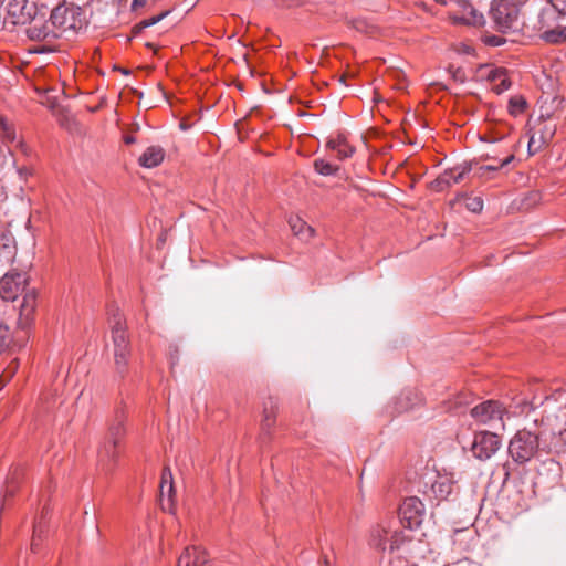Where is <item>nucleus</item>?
<instances>
[{
	"label": "nucleus",
	"instance_id": "33",
	"mask_svg": "<svg viewBox=\"0 0 566 566\" xmlns=\"http://www.w3.org/2000/svg\"><path fill=\"white\" fill-rule=\"evenodd\" d=\"M514 155H510L507 156L504 160H502L499 165H486V166H481L479 168V171H480V176H483V174L485 171H497L500 170L501 168L505 167L506 165H509L510 163H512L514 160Z\"/></svg>",
	"mask_w": 566,
	"mask_h": 566
},
{
	"label": "nucleus",
	"instance_id": "20",
	"mask_svg": "<svg viewBox=\"0 0 566 566\" xmlns=\"http://www.w3.org/2000/svg\"><path fill=\"white\" fill-rule=\"evenodd\" d=\"M421 403V398L417 391L407 389L400 392L395 400V410L398 413L407 412Z\"/></svg>",
	"mask_w": 566,
	"mask_h": 566
},
{
	"label": "nucleus",
	"instance_id": "35",
	"mask_svg": "<svg viewBox=\"0 0 566 566\" xmlns=\"http://www.w3.org/2000/svg\"><path fill=\"white\" fill-rule=\"evenodd\" d=\"M554 132L548 130L546 134L542 133L541 136L537 138L538 144L535 147L534 151H538L544 145L548 144Z\"/></svg>",
	"mask_w": 566,
	"mask_h": 566
},
{
	"label": "nucleus",
	"instance_id": "40",
	"mask_svg": "<svg viewBox=\"0 0 566 566\" xmlns=\"http://www.w3.org/2000/svg\"><path fill=\"white\" fill-rule=\"evenodd\" d=\"M147 4V0H133L132 10L137 11L140 8H144Z\"/></svg>",
	"mask_w": 566,
	"mask_h": 566
},
{
	"label": "nucleus",
	"instance_id": "26",
	"mask_svg": "<svg viewBox=\"0 0 566 566\" xmlns=\"http://www.w3.org/2000/svg\"><path fill=\"white\" fill-rule=\"evenodd\" d=\"M160 495L164 496L166 493L171 500V496L175 492L174 490V483H172V473L169 468H164L161 473V482H160Z\"/></svg>",
	"mask_w": 566,
	"mask_h": 566
},
{
	"label": "nucleus",
	"instance_id": "10",
	"mask_svg": "<svg viewBox=\"0 0 566 566\" xmlns=\"http://www.w3.org/2000/svg\"><path fill=\"white\" fill-rule=\"evenodd\" d=\"M424 516V505L417 496L407 497L399 507V518L403 527L418 528Z\"/></svg>",
	"mask_w": 566,
	"mask_h": 566
},
{
	"label": "nucleus",
	"instance_id": "23",
	"mask_svg": "<svg viewBox=\"0 0 566 566\" xmlns=\"http://www.w3.org/2000/svg\"><path fill=\"white\" fill-rule=\"evenodd\" d=\"M169 13H170V11L166 10L157 15H154L149 19H145V20L136 23L130 30L132 36L128 40H130L132 38L138 36L146 28H149V27L155 25L156 23L160 22Z\"/></svg>",
	"mask_w": 566,
	"mask_h": 566
},
{
	"label": "nucleus",
	"instance_id": "12",
	"mask_svg": "<svg viewBox=\"0 0 566 566\" xmlns=\"http://www.w3.org/2000/svg\"><path fill=\"white\" fill-rule=\"evenodd\" d=\"M472 169V161H463L450 169H446L434 181H432V188L437 191H442L453 184H459Z\"/></svg>",
	"mask_w": 566,
	"mask_h": 566
},
{
	"label": "nucleus",
	"instance_id": "19",
	"mask_svg": "<svg viewBox=\"0 0 566 566\" xmlns=\"http://www.w3.org/2000/svg\"><path fill=\"white\" fill-rule=\"evenodd\" d=\"M165 158V150L161 146H149L138 158V164L144 168H155L159 166Z\"/></svg>",
	"mask_w": 566,
	"mask_h": 566
},
{
	"label": "nucleus",
	"instance_id": "2",
	"mask_svg": "<svg viewBox=\"0 0 566 566\" xmlns=\"http://www.w3.org/2000/svg\"><path fill=\"white\" fill-rule=\"evenodd\" d=\"M115 373L124 378L128 373L132 357L130 337L127 332L124 315L114 305L107 310Z\"/></svg>",
	"mask_w": 566,
	"mask_h": 566
},
{
	"label": "nucleus",
	"instance_id": "4",
	"mask_svg": "<svg viewBox=\"0 0 566 566\" xmlns=\"http://www.w3.org/2000/svg\"><path fill=\"white\" fill-rule=\"evenodd\" d=\"M51 24L59 33V36H61L63 33H76L84 29L87 24V20L81 7L64 2L52 10Z\"/></svg>",
	"mask_w": 566,
	"mask_h": 566
},
{
	"label": "nucleus",
	"instance_id": "39",
	"mask_svg": "<svg viewBox=\"0 0 566 566\" xmlns=\"http://www.w3.org/2000/svg\"><path fill=\"white\" fill-rule=\"evenodd\" d=\"M538 144V140H537V137L535 134H533L531 137H530V140H528V153L531 155H534L536 151H534L535 147L537 146Z\"/></svg>",
	"mask_w": 566,
	"mask_h": 566
},
{
	"label": "nucleus",
	"instance_id": "3",
	"mask_svg": "<svg viewBox=\"0 0 566 566\" xmlns=\"http://www.w3.org/2000/svg\"><path fill=\"white\" fill-rule=\"evenodd\" d=\"M126 410L120 407L114 412L107 433L98 449V461L106 471H112L118 461L120 448L126 434Z\"/></svg>",
	"mask_w": 566,
	"mask_h": 566
},
{
	"label": "nucleus",
	"instance_id": "32",
	"mask_svg": "<svg viewBox=\"0 0 566 566\" xmlns=\"http://www.w3.org/2000/svg\"><path fill=\"white\" fill-rule=\"evenodd\" d=\"M15 160L13 158L12 153L9 148H3L0 146V172L4 170L6 167L14 166Z\"/></svg>",
	"mask_w": 566,
	"mask_h": 566
},
{
	"label": "nucleus",
	"instance_id": "21",
	"mask_svg": "<svg viewBox=\"0 0 566 566\" xmlns=\"http://www.w3.org/2000/svg\"><path fill=\"white\" fill-rule=\"evenodd\" d=\"M15 254V245L11 234L0 235V263H10Z\"/></svg>",
	"mask_w": 566,
	"mask_h": 566
},
{
	"label": "nucleus",
	"instance_id": "5",
	"mask_svg": "<svg viewBox=\"0 0 566 566\" xmlns=\"http://www.w3.org/2000/svg\"><path fill=\"white\" fill-rule=\"evenodd\" d=\"M490 18L497 31L506 33L520 29V8L514 0H493Z\"/></svg>",
	"mask_w": 566,
	"mask_h": 566
},
{
	"label": "nucleus",
	"instance_id": "24",
	"mask_svg": "<svg viewBox=\"0 0 566 566\" xmlns=\"http://www.w3.org/2000/svg\"><path fill=\"white\" fill-rule=\"evenodd\" d=\"M36 306V293L34 290L27 291L23 295V301L20 306V316L28 319L34 312Z\"/></svg>",
	"mask_w": 566,
	"mask_h": 566
},
{
	"label": "nucleus",
	"instance_id": "48",
	"mask_svg": "<svg viewBox=\"0 0 566 566\" xmlns=\"http://www.w3.org/2000/svg\"><path fill=\"white\" fill-rule=\"evenodd\" d=\"M123 74H128L127 70H122Z\"/></svg>",
	"mask_w": 566,
	"mask_h": 566
},
{
	"label": "nucleus",
	"instance_id": "36",
	"mask_svg": "<svg viewBox=\"0 0 566 566\" xmlns=\"http://www.w3.org/2000/svg\"><path fill=\"white\" fill-rule=\"evenodd\" d=\"M549 3L559 14H566V0H549Z\"/></svg>",
	"mask_w": 566,
	"mask_h": 566
},
{
	"label": "nucleus",
	"instance_id": "46",
	"mask_svg": "<svg viewBox=\"0 0 566 566\" xmlns=\"http://www.w3.org/2000/svg\"><path fill=\"white\" fill-rule=\"evenodd\" d=\"M548 464H549V465H553V467H557V463H556L554 460H551V461L548 462Z\"/></svg>",
	"mask_w": 566,
	"mask_h": 566
},
{
	"label": "nucleus",
	"instance_id": "6",
	"mask_svg": "<svg viewBox=\"0 0 566 566\" xmlns=\"http://www.w3.org/2000/svg\"><path fill=\"white\" fill-rule=\"evenodd\" d=\"M470 415L479 424L494 430L505 429L506 408L497 400H486L476 405L471 409Z\"/></svg>",
	"mask_w": 566,
	"mask_h": 566
},
{
	"label": "nucleus",
	"instance_id": "17",
	"mask_svg": "<svg viewBox=\"0 0 566 566\" xmlns=\"http://www.w3.org/2000/svg\"><path fill=\"white\" fill-rule=\"evenodd\" d=\"M454 482L448 475H437L434 481L431 483L430 492L432 496L438 501H443L449 497L452 493Z\"/></svg>",
	"mask_w": 566,
	"mask_h": 566
},
{
	"label": "nucleus",
	"instance_id": "31",
	"mask_svg": "<svg viewBox=\"0 0 566 566\" xmlns=\"http://www.w3.org/2000/svg\"><path fill=\"white\" fill-rule=\"evenodd\" d=\"M389 551L392 552L398 549L402 543L407 539L403 531L399 528H394L391 526V533H389Z\"/></svg>",
	"mask_w": 566,
	"mask_h": 566
},
{
	"label": "nucleus",
	"instance_id": "44",
	"mask_svg": "<svg viewBox=\"0 0 566 566\" xmlns=\"http://www.w3.org/2000/svg\"><path fill=\"white\" fill-rule=\"evenodd\" d=\"M18 174L21 178L27 179V177L31 174L27 167L18 168Z\"/></svg>",
	"mask_w": 566,
	"mask_h": 566
},
{
	"label": "nucleus",
	"instance_id": "38",
	"mask_svg": "<svg viewBox=\"0 0 566 566\" xmlns=\"http://www.w3.org/2000/svg\"><path fill=\"white\" fill-rule=\"evenodd\" d=\"M45 527L46 525L42 516L33 526V535H38V537H41L42 534L45 532Z\"/></svg>",
	"mask_w": 566,
	"mask_h": 566
},
{
	"label": "nucleus",
	"instance_id": "42",
	"mask_svg": "<svg viewBox=\"0 0 566 566\" xmlns=\"http://www.w3.org/2000/svg\"><path fill=\"white\" fill-rule=\"evenodd\" d=\"M170 360H171V366H174L178 361V348L177 347L170 348Z\"/></svg>",
	"mask_w": 566,
	"mask_h": 566
},
{
	"label": "nucleus",
	"instance_id": "41",
	"mask_svg": "<svg viewBox=\"0 0 566 566\" xmlns=\"http://www.w3.org/2000/svg\"><path fill=\"white\" fill-rule=\"evenodd\" d=\"M504 42H505V40L503 38H500L496 35L490 38V40H489V44L494 45V46L502 45Z\"/></svg>",
	"mask_w": 566,
	"mask_h": 566
},
{
	"label": "nucleus",
	"instance_id": "30",
	"mask_svg": "<svg viewBox=\"0 0 566 566\" xmlns=\"http://www.w3.org/2000/svg\"><path fill=\"white\" fill-rule=\"evenodd\" d=\"M0 138L10 143L15 140L14 127L3 116H0Z\"/></svg>",
	"mask_w": 566,
	"mask_h": 566
},
{
	"label": "nucleus",
	"instance_id": "22",
	"mask_svg": "<svg viewBox=\"0 0 566 566\" xmlns=\"http://www.w3.org/2000/svg\"><path fill=\"white\" fill-rule=\"evenodd\" d=\"M289 224L293 233L300 237L302 240L307 241L311 238H313L315 233V230L300 217H291L289 220Z\"/></svg>",
	"mask_w": 566,
	"mask_h": 566
},
{
	"label": "nucleus",
	"instance_id": "16",
	"mask_svg": "<svg viewBox=\"0 0 566 566\" xmlns=\"http://www.w3.org/2000/svg\"><path fill=\"white\" fill-rule=\"evenodd\" d=\"M326 147L336 151L340 160L352 157L355 153V147L348 143L344 133H338L335 137H329L326 142Z\"/></svg>",
	"mask_w": 566,
	"mask_h": 566
},
{
	"label": "nucleus",
	"instance_id": "45",
	"mask_svg": "<svg viewBox=\"0 0 566 566\" xmlns=\"http://www.w3.org/2000/svg\"><path fill=\"white\" fill-rule=\"evenodd\" d=\"M124 143L126 145H132L136 143V138L133 135H127L124 137Z\"/></svg>",
	"mask_w": 566,
	"mask_h": 566
},
{
	"label": "nucleus",
	"instance_id": "9",
	"mask_svg": "<svg viewBox=\"0 0 566 566\" xmlns=\"http://www.w3.org/2000/svg\"><path fill=\"white\" fill-rule=\"evenodd\" d=\"M27 284V273L10 271L0 280V297L6 302H13L25 291Z\"/></svg>",
	"mask_w": 566,
	"mask_h": 566
},
{
	"label": "nucleus",
	"instance_id": "18",
	"mask_svg": "<svg viewBox=\"0 0 566 566\" xmlns=\"http://www.w3.org/2000/svg\"><path fill=\"white\" fill-rule=\"evenodd\" d=\"M486 78L493 83L492 91L497 95L507 91L512 85V82L507 75V71L504 67L491 69L486 75Z\"/></svg>",
	"mask_w": 566,
	"mask_h": 566
},
{
	"label": "nucleus",
	"instance_id": "27",
	"mask_svg": "<svg viewBox=\"0 0 566 566\" xmlns=\"http://www.w3.org/2000/svg\"><path fill=\"white\" fill-rule=\"evenodd\" d=\"M542 39L552 44H559L566 41V27L547 30L542 34Z\"/></svg>",
	"mask_w": 566,
	"mask_h": 566
},
{
	"label": "nucleus",
	"instance_id": "15",
	"mask_svg": "<svg viewBox=\"0 0 566 566\" xmlns=\"http://www.w3.org/2000/svg\"><path fill=\"white\" fill-rule=\"evenodd\" d=\"M207 553L199 547H187L179 556L177 566H209Z\"/></svg>",
	"mask_w": 566,
	"mask_h": 566
},
{
	"label": "nucleus",
	"instance_id": "34",
	"mask_svg": "<svg viewBox=\"0 0 566 566\" xmlns=\"http://www.w3.org/2000/svg\"><path fill=\"white\" fill-rule=\"evenodd\" d=\"M465 207L472 212H480L483 209V200L480 197H472L465 200Z\"/></svg>",
	"mask_w": 566,
	"mask_h": 566
},
{
	"label": "nucleus",
	"instance_id": "7",
	"mask_svg": "<svg viewBox=\"0 0 566 566\" xmlns=\"http://www.w3.org/2000/svg\"><path fill=\"white\" fill-rule=\"evenodd\" d=\"M35 2L29 0H10L7 6L4 23L25 25L34 19L38 12Z\"/></svg>",
	"mask_w": 566,
	"mask_h": 566
},
{
	"label": "nucleus",
	"instance_id": "47",
	"mask_svg": "<svg viewBox=\"0 0 566 566\" xmlns=\"http://www.w3.org/2000/svg\"><path fill=\"white\" fill-rule=\"evenodd\" d=\"M146 46L149 48V49H154V44L150 43V42L146 43Z\"/></svg>",
	"mask_w": 566,
	"mask_h": 566
},
{
	"label": "nucleus",
	"instance_id": "28",
	"mask_svg": "<svg viewBox=\"0 0 566 566\" xmlns=\"http://www.w3.org/2000/svg\"><path fill=\"white\" fill-rule=\"evenodd\" d=\"M313 165L315 171L322 176H334L339 170L338 166L332 165L322 158L315 159Z\"/></svg>",
	"mask_w": 566,
	"mask_h": 566
},
{
	"label": "nucleus",
	"instance_id": "25",
	"mask_svg": "<svg viewBox=\"0 0 566 566\" xmlns=\"http://www.w3.org/2000/svg\"><path fill=\"white\" fill-rule=\"evenodd\" d=\"M527 108V102L522 95H514L509 99L507 111L513 117L523 114Z\"/></svg>",
	"mask_w": 566,
	"mask_h": 566
},
{
	"label": "nucleus",
	"instance_id": "14",
	"mask_svg": "<svg viewBox=\"0 0 566 566\" xmlns=\"http://www.w3.org/2000/svg\"><path fill=\"white\" fill-rule=\"evenodd\" d=\"M391 524H395L394 521H386L382 523L377 524L374 526L370 531V538L369 544L379 549V551H386L387 549V543L389 544V536L391 533Z\"/></svg>",
	"mask_w": 566,
	"mask_h": 566
},
{
	"label": "nucleus",
	"instance_id": "37",
	"mask_svg": "<svg viewBox=\"0 0 566 566\" xmlns=\"http://www.w3.org/2000/svg\"><path fill=\"white\" fill-rule=\"evenodd\" d=\"M18 363L15 360L11 361L7 369L4 370V373L2 374V378L3 377H7V381L10 380V378L15 374L17 369H18Z\"/></svg>",
	"mask_w": 566,
	"mask_h": 566
},
{
	"label": "nucleus",
	"instance_id": "11",
	"mask_svg": "<svg viewBox=\"0 0 566 566\" xmlns=\"http://www.w3.org/2000/svg\"><path fill=\"white\" fill-rule=\"evenodd\" d=\"M25 34L30 40L33 41L51 42L52 40L59 38V33L51 24V20L48 21L45 19V13L39 11L34 15V19L28 23Z\"/></svg>",
	"mask_w": 566,
	"mask_h": 566
},
{
	"label": "nucleus",
	"instance_id": "13",
	"mask_svg": "<svg viewBox=\"0 0 566 566\" xmlns=\"http://www.w3.org/2000/svg\"><path fill=\"white\" fill-rule=\"evenodd\" d=\"M276 411H277V401L270 397L263 407V415L261 420V433L260 439L262 443H265L270 440L272 429L276 422Z\"/></svg>",
	"mask_w": 566,
	"mask_h": 566
},
{
	"label": "nucleus",
	"instance_id": "49",
	"mask_svg": "<svg viewBox=\"0 0 566 566\" xmlns=\"http://www.w3.org/2000/svg\"><path fill=\"white\" fill-rule=\"evenodd\" d=\"M4 0H0V6L3 3Z\"/></svg>",
	"mask_w": 566,
	"mask_h": 566
},
{
	"label": "nucleus",
	"instance_id": "8",
	"mask_svg": "<svg viewBox=\"0 0 566 566\" xmlns=\"http://www.w3.org/2000/svg\"><path fill=\"white\" fill-rule=\"evenodd\" d=\"M501 447V438L490 431H479L474 434L471 446L473 455L479 460H489Z\"/></svg>",
	"mask_w": 566,
	"mask_h": 566
},
{
	"label": "nucleus",
	"instance_id": "43",
	"mask_svg": "<svg viewBox=\"0 0 566 566\" xmlns=\"http://www.w3.org/2000/svg\"><path fill=\"white\" fill-rule=\"evenodd\" d=\"M40 539L41 537H38V535H33L32 536V541H31V549L32 551H36L38 546L40 545Z\"/></svg>",
	"mask_w": 566,
	"mask_h": 566
},
{
	"label": "nucleus",
	"instance_id": "29",
	"mask_svg": "<svg viewBox=\"0 0 566 566\" xmlns=\"http://www.w3.org/2000/svg\"><path fill=\"white\" fill-rule=\"evenodd\" d=\"M13 343V335L8 325L0 323V354L10 348Z\"/></svg>",
	"mask_w": 566,
	"mask_h": 566
},
{
	"label": "nucleus",
	"instance_id": "1",
	"mask_svg": "<svg viewBox=\"0 0 566 566\" xmlns=\"http://www.w3.org/2000/svg\"><path fill=\"white\" fill-rule=\"evenodd\" d=\"M565 433L566 430L554 432L547 428L537 432L518 430L509 442V454L516 464L524 465L542 453H562L566 448Z\"/></svg>",
	"mask_w": 566,
	"mask_h": 566
}]
</instances>
